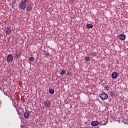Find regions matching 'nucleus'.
<instances>
[{
	"mask_svg": "<svg viewBox=\"0 0 128 128\" xmlns=\"http://www.w3.org/2000/svg\"><path fill=\"white\" fill-rule=\"evenodd\" d=\"M2 102L0 101V106L2 105Z\"/></svg>",
	"mask_w": 128,
	"mask_h": 128,
	"instance_id": "b1692460",
	"label": "nucleus"
},
{
	"mask_svg": "<svg viewBox=\"0 0 128 128\" xmlns=\"http://www.w3.org/2000/svg\"><path fill=\"white\" fill-rule=\"evenodd\" d=\"M116 93H114V92H110V96H115Z\"/></svg>",
	"mask_w": 128,
	"mask_h": 128,
	"instance_id": "6ab92c4d",
	"label": "nucleus"
},
{
	"mask_svg": "<svg viewBox=\"0 0 128 128\" xmlns=\"http://www.w3.org/2000/svg\"><path fill=\"white\" fill-rule=\"evenodd\" d=\"M26 10H27V12H30L32 10V8L30 6H26Z\"/></svg>",
	"mask_w": 128,
	"mask_h": 128,
	"instance_id": "9b49d317",
	"label": "nucleus"
},
{
	"mask_svg": "<svg viewBox=\"0 0 128 128\" xmlns=\"http://www.w3.org/2000/svg\"><path fill=\"white\" fill-rule=\"evenodd\" d=\"M49 92L50 94H54V88H50Z\"/></svg>",
	"mask_w": 128,
	"mask_h": 128,
	"instance_id": "ddd939ff",
	"label": "nucleus"
},
{
	"mask_svg": "<svg viewBox=\"0 0 128 128\" xmlns=\"http://www.w3.org/2000/svg\"><path fill=\"white\" fill-rule=\"evenodd\" d=\"M44 106L46 108H50V101L49 100H46L44 102Z\"/></svg>",
	"mask_w": 128,
	"mask_h": 128,
	"instance_id": "20e7f679",
	"label": "nucleus"
},
{
	"mask_svg": "<svg viewBox=\"0 0 128 128\" xmlns=\"http://www.w3.org/2000/svg\"><path fill=\"white\" fill-rule=\"evenodd\" d=\"M14 106L16 111L18 110V108H16V106Z\"/></svg>",
	"mask_w": 128,
	"mask_h": 128,
	"instance_id": "412c9836",
	"label": "nucleus"
},
{
	"mask_svg": "<svg viewBox=\"0 0 128 128\" xmlns=\"http://www.w3.org/2000/svg\"><path fill=\"white\" fill-rule=\"evenodd\" d=\"M20 8L22 10H25L26 8V3H24L22 2H20Z\"/></svg>",
	"mask_w": 128,
	"mask_h": 128,
	"instance_id": "39448f33",
	"label": "nucleus"
},
{
	"mask_svg": "<svg viewBox=\"0 0 128 128\" xmlns=\"http://www.w3.org/2000/svg\"><path fill=\"white\" fill-rule=\"evenodd\" d=\"M98 124H100L98 121H93L91 122V126H98Z\"/></svg>",
	"mask_w": 128,
	"mask_h": 128,
	"instance_id": "1a4fd4ad",
	"label": "nucleus"
},
{
	"mask_svg": "<svg viewBox=\"0 0 128 128\" xmlns=\"http://www.w3.org/2000/svg\"><path fill=\"white\" fill-rule=\"evenodd\" d=\"M4 32H6V34H8V36L12 34V29L10 28H6Z\"/></svg>",
	"mask_w": 128,
	"mask_h": 128,
	"instance_id": "7ed1b4c3",
	"label": "nucleus"
},
{
	"mask_svg": "<svg viewBox=\"0 0 128 128\" xmlns=\"http://www.w3.org/2000/svg\"><path fill=\"white\" fill-rule=\"evenodd\" d=\"M100 97L102 100H108V95L106 93H102L100 95Z\"/></svg>",
	"mask_w": 128,
	"mask_h": 128,
	"instance_id": "f257e3e1",
	"label": "nucleus"
},
{
	"mask_svg": "<svg viewBox=\"0 0 128 128\" xmlns=\"http://www.w3.org/2000/svg\"><path fill=\"white\" fill-rule=\"evenodd\" d=\"M104 90H110V86H106L104 87Z\"/></svg>",
	"mask_w": 128,
	"mask_h": 128,
	"instance_id": "dca6fc26",
	"label": "nucleus"
},
{
	"mask_svg": "<svg viewBox=\"0 0 128 128\" xmlns=\"http://www.w3.org/2000/svg\"><path fill=\"white\" fill-rule=\"evenodd\" d=\"M112 78H118V72H113L112 74V76H111Z\"/></svg>",
	"mask_w": 128,
	"mask_h": 128,
	"instance_id": "9d476101",
	"label": "nucleus"
},
{
	"mask_svg": "<svg viewBox=\"0 0 128 128\" xmlns=\"http://www.w3.org/2000/svg\"><path fill=\"white\" fill-rule=\"evenodd\" d=\"M118 38L121 40H126V35L124 34H120Z\"/></svg>",
	"mask_w": 128,
	"mask_h": 128,
	"instance_id": "6e6552de",
	"label": "nucleus"
},
{
	"mask_svg": "<svg viewBox=\"0 0 128 128\" xmlns=\"http://www.w3.org/2000/svg\"><path fill=\"white\" fill-rule=\"evenodd\" d=\"M30 62H34V58L32 56L29 58Z\"/></svg>",
	"mask_w": 128,
	"mask_h": 128,
	"instance_id": "4468645a",
	"label": "nucleus"
},
{
	"mask_svg": "<svg viewBox=\"0 0 128 128\" xmlns=\"http://www.w3.org/2000/svg\"><path fill=\"white\" fill-rule=\"evenodd\" d=\"M90 60V57H86L84 58V60H86V62H89Z\"/></svg>",
	"mask_w": 128,
	"mask_h": 128,
	"instance_id": "a211bd4d",
	"label": "nucleus"
},
{
	"mask_svg": "<svg viewBox=\"0 0 128 128\" xmlns=\"http://www.w3.org/2000/svg\"><path fill=\"white\" fill-rule=\"evenodd\" d=\"M66 72L65 70H62L61 72H60V74L62 76H64V75L66 74Z\"/></svg>",
	"mask_w": 128,
	"mask_h": 128,
	"instance_id": "f3484780",
	"label": "nucleus"
},
{
	"mask_svg": "<svg viewBox=\"0 0 128 128\" xmlns=\"http://www.w3.org/2000/svg\"><path fill=\"white\" fill-rule=\"evenodd\" d=\"M86 27L87 28H94V25L92 24H86Z\"/></svg>",
	"mask_w": 128,
	"mask_h": 128,
	"instance_id": "f8f14e48",
	"label": "nucleus"
},
{
	"mask_svg": "<svg viewBox=\"0 0 128 128\" xmlns=\"http://www.w3.org/2000/svg\"><path fill=\"white\" fill-rule=\"evenodd\" d=\"M7 60L9 62H12V60H14V57L12 56V55L10 54H8L7 57Z\"/></svg>",
	"mask_w": 128,
	"mask_h": 128,
	"instance_id": "423d86ee",
	"label": "nucleus"
},
{
	"mask_svg": "<svg viewBox=\"0 0 128 128\" xmlns=\"http://www.w3.org/2000/svg\"><path fill=\"white\" fill-rule=\"evenodd\" d=\"M21 2H23L24 4H26L28 2V0H22Z\"/></svg>",
	"mask_w": 128,
	"mask_h": 128,
	"instance_id": "aec40b11",
	"label": "nucleus"
},
{
	"mask_svg": "<svg viewBox=\"0 0 128 128\" xmlns=\"http://www.w3.org/2000/svg\"><path fill=\"white\" fill-rule=\"evenodd\" d=\"M16 112H17L18 114H20V110H17Z\"/></svg>",
	"mask_w": 128,
	"mask_h": 128,
	"instance_id": "4be33fe9",
	"label": "nucleus"
},
{
	"mask_svg": "<svg viewBox=\"0 0 128 128\" xmlns=\"http://www.w3.org/2000/svg\"><path fill=\"white\" fill-rule=\"evenodd\" d=\"M28 116H30V111L26 110L24 113V118H28Z\"/></svg>",
	"mask_w": 128,
	"mask_h": 128,
	"instance_id": "0eeeda50",
	"label": "nucleus"
},
{
	"mask_svg": "<svg viewBox=\"0 0 128 128\" xmlns=\"http://www.w3.org/2000/svg\"><path fill=\"white\" fill-rule=\"evenodd\" d=\"M21 126V128H24V126Z\"/></svg>",
	"mask_w": 128,
	"mask_h": 128,
	"instance_id": "5701e85b",
	"label": "nucleus"
},
{
	"mask_svg": "<svg viewBox=\"0 0 128 128\" xmlns=\"http://www.w3.org/2000/svg\"><path fill=\"white\" fill-rule=\"evenodd\" d=\"M22 56V52L20 50L16 51L14 54V58H20Z\"/></svg>",
	"mask_w": 128,
	"mask_h": 128,
	"instance_id": "f03ea898",
	"label": "nucleus"
},
{
	"mask_svg": "<svg viewBox=\"0 0 128 128\" xmlns=\"http://www.w3.org/2000/svg\"><path fill=\"white\" fill-rule=\"evenodd\" d=\"M44 54L46 56H50V54L48 52H46V51H44Z\"/></svg>",
	"mask_w": 128,
	"mask_h": 128,
	"instance_id": "2eb2a0df",
	"label": "nucleus"
}]
</instances>
